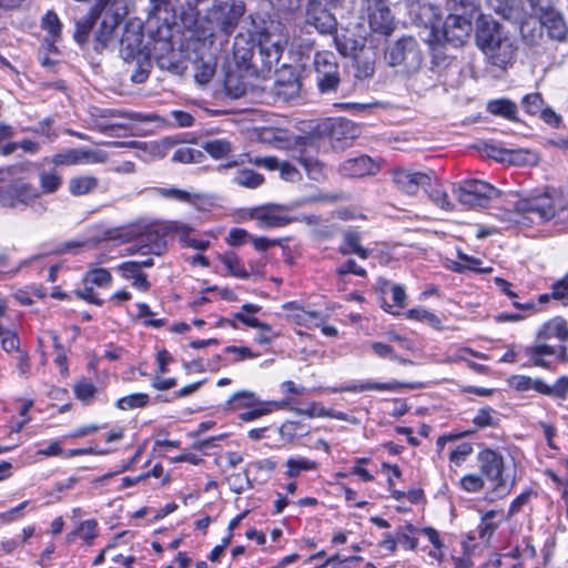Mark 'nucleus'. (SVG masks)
<instances>
[{"instance_id":"obj_11","label":"nucleus","mask_w":568,"mask_h":568,"mask_svg":"<svg viewBox=\"0 0 568 568\" xmlns=\"http://www.w3.org/2000/svg\"><path fill=\"white\" fill-rule=\"evenodd\" d=\"M454 194L464 206L484 207L491 199L499 195V191L484 181L467 180L454 189Z\"/></svg>"},{"instance_id":"obj_49","label":"nucleus","mask_w":568,"mask_h":568,"mask_svg":"<svg viewBox=\"0 0 568 568\" xmlns=\"http://www.w3.org/2000/svg\"><path fill=\"white\" fill-rule=\"evenodd\" d=\"M407 316L412 320L428 322L435 327L440 325V320L435 314L425 308H412L408 311Z\"/></svg>"},{"instance_id":"obj_19","label":"nucleus","mask_w":568,"mask_h":568,"mask_svg":"<svg viewBox=\"0 0 568 568\" xmlns=\"http://www.w3.org/2000/svg\"><path fill=\"white\" fill-rule=\"evenodd\" d=\"M393 182L402 192L415 195L420 187H426L430 184V175L425 172H417L405 168H397L393 170Z\"/></svg>"},{"instance_id":"obj_63","label":"nucleus","mask_w":568,"mask_h":568,"mask_svg":"<svg viewBox=\"0 0 568 568\" xmlns=\"http://www.w3.org/2000/svg\"><path fill=\"white\" fill-rule=\"evenodd\" d=\"M214 72V67L209 63H202L201 67L197 68L195 80L201 84H205L212 79Z\"/></svg>"},{"instance_id":"obj_5","label":"nucleus","mask_w":568,"mask_h":568,"mask_svg":"<svg viewBox=\"0 0 568 568\" xmlns=\"http://www.w3.org/2000/svg\"><path fill=\"white\" fill-rule=\"evenodd\" d=\"M477 460L480 475L493 486L494 497L503 498L507 496L511 491L515 480L513 477L504 475L503 456L493 449H484L478 454Z\"/></svg>"},{"instance_id":"obj_54","label":"nucleus","mask_w":568,"mask_h":568,"mask_svg":"<svg viewBox=\"0 0 568 568\" xmlns=\"http://www.w3.org/2000/svg\"><path fill=\"white\" fill-rule=\"evenodd\" d=\"M551 296L561 301L565 305L568 304V273L552 285Z\"/></svg>"},{"instance_id":"obj_13","label":"nucleus","mask_w":568,"mask_h":568,"mask_svg":"<svg viewBox=\"0 0 568 568\" xmlns=\"http://www.w3.org/2000/svg\"><path fill=\"white\" fill-rule=\"evenodd\" d=\"M509 385L518 392L535 389L536 392L565 399L568 396V376H561L554 386L547 385L541 379H532L525 375H514L509 378Z\"/></svg>"},{"instance_id":"obj_44","label":"nucleus","mask_w":568,"mask_h":568,"mask_svg":"<svg viewBox=\"0 0 568 568\" xmlns=\"http://www.w3.org/2000/svg\"><path fill=\"white\" fill-rule=\"evenodd\" d=\"M41 26L43 30L48 31L53 40H57L60 37L62 26L55 12L48 11L42 18Z\"/></svg>"},{"instance_id":"obj_37","label":"nucleus","mask_w":568,"mask_h":568,"mask_svg":"<svg viewBox=\"0 0 568 568\" xmlns=\"http://www.w3.org/2000/svg\"><path fill=\"white\" fill-rule=\"evenodd\" d=\"M203 149L213 158L221 159L233 151L232 143L225 139H213L203 144Z\"/></svg>"},{"instance_id":"obj_29","label":"nucleus","mask_w":568,"mask_h":568,"mask_svg":"<svg viewBox=\"0 0 568 568\" xmlns=\"http://www.w3.org/2000/svg\"><path fill=\"white\" fill-rule=\"evenodd\" d=\"M556 353L555 347L545 344L538 343L535 345L526 346L524 348V354L529 358L530 363L525 364L524 366H538L550 369V363L546 361L544 357L547 355H554Z\"/></svg>"},{"instance_id":"obj_8","label":"nucleus","mask_w":568,"mask_h":568,"mask_svg":"<svg viewBox=\"0 0 568 568\" xmlns=\"http://www.w3.org/2000/svg\"><path fill=\"white\" fill-rule=\"evenodd\" d=\"M280 24L272 23L270 28L258 32L256 61L260 60L264 69H272L282 57L287 39L284 34L276 33Z\"/></svg>"},{"instance_id":"obj_36","label":"nucleus","mask_w":568,"mask_h":568,"mask_svg":"<svg viewBox=\"0 0 568 568\" xmlns=\"http://www.w3.org/2000/svg\"><path fill=\"white\" fill-rule=\"evenodd\" d=\"M84 284L97 285L99 287L109 286L112 282L111 273L101 267H90L83 277Z\"/></svg>"},{"instance_id":"obj_16","label":"nucleus","mask_w":568,"mask_h":568,"mask_svg":"<svg viewBox=\"0 0 568 568\" xmlns=\"http://www.w3.org/2000/svg\"><path fill=\"white\" fill-rule=\"evenodd\" d=\"M106 160L108 155L102 150L77 148L53 155L51 163L54 165L99 164Z\"/></svg>"},{"instance_id":"obj_53","label":"nucleus","mask_w":568,"mask_h":568,"mask_svg":"<svg viewBox=\"0 0 568 568\" xmlns=\"http://www.w3.org/2000/svg\"><path fill=\"white\" fill-rule=\"evenodd\" d=\"M514 164H528L536 162V155L529 151H511L508 150L507 160Z\"/></svg>"},{"instance_id":"obj_60","label":"nucleus","mask_w":568,"mask_h":568,"mask_svg":"<svg viewBox=\"0 0 568 568\" xmlns=\"http://www.w3.org/2000/svg\"><path fill=\"white\" fill-rule=\"evenodd\" d=\"M272 6L280 11L295 12L303 6L304 0H270Z\"/></svg>"},{"instance_id":"obj_10","label":"nucleus","mask_w":568,"mask_h":568,"mask_svg":"<svg viewBox=\"0 0 568 568\" xmlns=\"http://www.w3.org/2000/svg\"><path fill=\"white\" fill-rule=\"evenodd\" d=\"M343 0H305L306 22L320 33L331 34L337 29V20L331 9L341 4Z\"/></svg>"},{"instance_id":"obj_56","label":"nucleus","mask_w":568,"mask_h":568,"mask_svg":"<svg viewBox=\"0 0 568 568\" xmlns=\"http://www.w3.org/2000/svg\"><path fill=\"white\" fill-rule=\"evenodd\" d=\"M372 349L374 351V353L377 356H379L382 358L389 357V358H393V359H398L400 363H404V364L412 363L410 361H407V359H404V358H398L396 356L393 347L387 345V344L375 342V343L372 344Z\"/></svg>"},{"instance_id":"obj_26","label":"nucleus","mask_w":568,"mask_h":568,"mask_svg":"<svg viewBox=\"0 0 568 568\" xmlns=\"http://www.w3.org/2000/svg\"><path fill=\"white\" fill-rule=\"evenodd\" d=\"M243 68L231 69L225 73L224 89L229 97L232 99H239L243 97L247 89V82L242 74Z\"/></svg>"},{"instance_id":"obj_38","label":"nucleus","mask_w":568,"mask_h":568,"mask_svg":"<svg viewBox=\"0 0 568 568\" xmlns=\"http://www.w3.org/2000/svg\"><path fill=\"white\" fill-rule=\"evenodd\" d=\"M261 402L257 399L254 393L248 390H241L235 393L229 400L233 409H240L244 407H254Z\"/></svg>"},{"instance_id":"obj_58","label":"nucleus","mask_w":568,"mask_h":568,"mask_svg":"<svg viewBox=\"0 0 568 568\" xmlns=\"http://www.w3.org/2000/svg\"><path fill=\"white\" fill-rule=\"evenodd\" d=\"M408 534L398 532L397 534V544L402 545L404 548L414 550L417 547V539L412 535L416 531L413 525L407 526Z\"/></svg>"},{"instance_id":"obj_4","label":"nucleus","mask_w":568,"mask_h":568,"mask_svg":"<svg viewBox=\"0 0 568 568\" xmlns=\"http://www.w3.org/2000/svg\"><path fill=\"white\" fill-rule=\"evenodd\" d=\"M0 205L9 209L30 207L38 214L47 212L48 205L41 200V191L24 180H14L6 189L0 190Z\"/></svg>"},{"instance_id":"obj_57","label":"nucleus","mask_w":568,"mask_h":568,"mask_svg":"<svg viewBox=\"0 0 568 568\" xmlns=\"http://www.w3.org/2000/svg\"><path fill=\"white\" fill-rule=\"evenodd\" d=\"M473 452V447L468 443H463L457 446L454 450H452L449 455V459L455 465L459 466L467 456H469Z\"/></svg>"},{"instance_id":"obj_1","label":"nucleus","mask_w":568,"mask_h":568,"mask_svg":"<svg viewBox=\"0 0 568 568\" xmlns=\"http://www.w3.org/2000/svg\"><path fill=\"white\" fill-rule=\"evenodd\" d=\"M126 13L124 0H99L85 17L75 21V42L87 43L97 19L101 18L92 34V48L98 53L104 52L114 44L115 30Z\"/></svg>"},{"instance_id":"obj_62","label":"nucleus","mask_w":568,"mask_h":568,"mask_svg":"<svg viewBox=\"0 0 568 568\" xmlns=\"http://www.w3.org/2000/svg\"><path fill=\"white\" fill-rule=\"evenodd\" d=\"M1 346L6 352L19 349V338L11 329L0 335Z\"/></svg>"},{"instance_id":"obj_15","label":"nucleus","mask_w":568,"mask_h":568,"mask_svg":"<svg viewBox=\"0 0 568 568\" xmlns=\"http://www.w3.org/2000/svg\"><path fill=\"white\" fill-rule=\"evenodd\" d=\"M318 132L324 134L334 149L339 148L337 143L347 144L359 134L356 124L347 119H327L318 123Z\"/></svg>"},{"instance_id":"obj_23","label":"nucleus","mask_w":568,"mask_h":568,"mask_svg":"<svg viewBox=\"0 0 568 568\" xmlns=\"http://www.w3.org/2000/svg\"><path fill=\"white\" fill-rule=\"evenodd\" d=\"M251 217L256 220L261 227H280L288 224L291 219L275 207H256L251 212Z\"/></svg>"},{"instance_id":"obj_33","label":"nucleus","mask_w":568,"mask_h":568,"mask_svg":"<svg viewBox=\"0 0 568 568\" xmlns=\"http://www.w3.org/2000/svg\"><path fill=\"white\" fill-rule=\"evenodd\" d=\"M39 182L41 194H53L61 187L62 176L55 169L41 170L39 172Z\"/></svg>"},{"instance_id":"obj_24","label":"nucleus","mask_w":568,"mask_h":568,"mask_svg":"<svg viewBox=\"0 0 568 568\" xmlns=\"http://www.w3.org/2000/svg\"><path fill=\"white\" fill-rule=\"evenodd\" d=\"M334 41L336 49L344 57L356 58L365 48V39L348 31L336 34Z\"/></svg>"},{"instance_id":"obj_59","label":"nucleus","mask_w":568,"mask_h":568,"mask_svg":"<svg viewBox=\"0 0 568 568\" xmlns=\"http://www.w3.org/2000/svg\"><path fill=\"white\" fill-rule=\"evenodd\" d=\"M481 151L496 161L505 162L507 160L508 150L493 144L485 143Z\"/></svg>"},{"instance_id":"obj_64","label":"nucleus","mask_w":568,"mask_h":568,"mask_svg":"<svg viewBox=\"0 0 568 568\" xmlns=\"http://www.w3.org/2000/svg\"><path fill=\"white\" fill-rule=\"evenodd\" d=\"M247 237L251 239L252 236L245 230L233 229L229 233L227 243L232 246H237L243 244Z\"/></svg>"},{"instance_id":"obj_27","label":"nucleus","mask_w":568,"mask_h":568,"mask_svg":"<svg viewBox=\"0 0 568 568\" xmlns=\"http://www.w3.org/2000/svg\"><path fill=\"white\" fill-rule=\"evenodd\" d=\"M557 337L560 341H568V325L566 320L558 316L546 322L537 333L538 341H547Z\"/></svg>"},{"instance_id":"obj_14","label":"nucleus","mask_w":568,"mask_h":568,"mask_svg":"<svg viewBox=\"0 0 568 568\" xmlns=\"http://www.w3.org/2000/svg\"><path fill=\"white\" fill-rule=\"evenodd\" d=\"M363 10L372 31L389 36L395 29V21L387 0H364Z\"/></svg>"},{"instance_id":"obj_30","label":"nucleus","mask_w":568,"mask_h":568,"mask_svg":"<svg viewBox=\"0 0 568 568\" xmlns=\"http://www.w3.org/2000/svg\"><path fill=\"white\" fill-rule=\"evenodd\" d=\"M100 181L93 175H75L68 182V190L73 196H84L99 187Z\"/></svg>"},{"instance_id":"obj_39","label":"nucleus","mask_w":568,"mask_h":568,"mask_svg":"<svg viewBox=\"0 0 568 568\" xmlns=\"http://www.w3.org/2000/svg\"><path fill=\"white\" fill-rule=\"evenodd\" d=\"M286 466H287L286 475L290 478H295L303 470H313V469H315L317 467V464L315 462H313V460L307 459V458H297V459L290 458L286 462Z\"/></svg>"},{"instance_id":"obj_25","label":"nucleus","mask_w":568,"mask_h":568,"mask_svg":"<svg viewBox=\"0 0 568 568\" xmlns=\"http://www.w3.org/2000/svg\"><path fill=\"white\" fill-rule=\"evenodd\" d=\"M233 57L237 68L247 69L256 65V51L243 37H236L233 44Z\"/></svg>"},{"instance_id":"obj_18","label":"nucleus","mask_w":568,"mask_h":568,"mask_svg":"<svg viewBox=\"0 0 568 568\" xmlns=\"http://www.w3.org/2000/svg\"><path fill=\"white\" fill-rule=\"evenodd\" d=\"M301 82L298 75L291 67H284L276 73V80L271 89L274 98L282 102H290L298 97Z\"/></svg>"},{"instance_id":"obj_50","label":"nucleus","mask_w":568,"mask_h":568,"mask_svg":"<svg viewBox=\"0 0 568 568\" xmlns=\"http://www.w3.org/2000/svg\"><path fill=\"white\" fill-rule=\"evenodd\" d=\"M223 264L232 275L241 278L248 277V273L244 270L240 263V260L235 255H225L223 257Z\"/></svg>"},{"instance_id":"obj_9","label":"nucleus","mask_w":568,"mask_h":568,"mask_svg":"<svg viewBox=\"0 0 568 568\" xmlns=\"http://www.w3.org/2000/svg\"><path fill=\"white\" fill-rule=\"evenodd\" d=\"M245 12L244 0H220L209 11V21L226 36L233 33Z\"/></svg>"},{"instance_id":"obj_47","label":"nucleus","mask_w":568,"mask_h":568,"mask_svg":"<svg viewBox=\"0 0 568 568\" xmlns=\"http://www.w3.org/2000/svg\"><path fill=\"white\" fill-rule=\"evenodd\" d=\"M98 523L95 519H88L78 526L79 537H81L88 545H92L93 539L95 538Z\"/></svg>"},{"instance_id":"obj_2","label":"nucleus","mask_w":568,"mask_h":568,"mask_svg":"<svg viewBox=\"0 0 568 568\" xmlns=\"http://www.w3.org/2000/svg\"><path fill=\"white\" fill-rule=\"evenodd\" d=\"M475 43L491 65L506 69L515 59L517 48L514 41L490 16L481 14L476 20Z\"/></svg>"},{"instance_id":"obj_20","label":"nucleus","mask_w":568,"mask_h":568,"mask_svg":"<svg viewBox=\"0 0 568 568\" xmlns=\"http://www.w3.org/2000/svg\"><path fill=\"white\" fill-rule=\"evenodd\" d=\"M166 251V241L159 231H148L143 233L138 243L129 247V252L162 255Z\"/></svg>"},{"instance_id":"obj_32","label":"nucleus","mask_w":568,"mask_h":568,"mask_svg":"<svg viewBox=\"0 0 568 568\" xmlns=\"http://www.w3.org/2000/svg\"><path fill=\"white\" fill-rule=\"evenodd\" d=\"M400 387L415 388L413 384H403L399 382H389V383H356L342 388V390L346 392H365V390H397Z\"/></svg>"},{"instance_id":"obj_35","label":"nucleus","mask_w":568,"mask_h":568,"mask_svg":"<svg viewBox=\"0 0 568 568\" xmlns=\"http://www.w3.org/2000/svg\"><path fill=\"white\" fill-rule=\"evenodd\" d=\"M233 181L243 187L256 189L263 184L264 176L253 170L244 169L236 172Z\"/></svg>"},{"instance_id":"obj_6","label":"nucleus","mask_w":568,"mask_h":568,"mask_svg":"<svg viewBox=\"0 0 568 568\" xmlns=\"http://www.w3.org/2000/svg\"><path fill=\"white\" fill-rule=\"evenodd\" d=\"M516 212L509 213L508 222L519 224L524 220L530 222H547L555 217L557 206L554 199L547 194H539L532 197L520 199L515 203Z\"/></svg>"},{"instance_id":"obj_61","label":"nucleus","mask_w":568,"mask_h":568,"mask_svg":"<svg viewBox=\"0 0 568 568\" xmlns=\"http://www.w3.org/2000/svg\"><path fill=\"white\" fill-rule=\"evenodd\" d=\"M337 273L342 276L349 273L362 277L366 276V271L363 267L358 266L356 262L352 258L347 260L344 264H342L337 268Z\"/></svg>"},{"instance_id":"obj_21","label":"nucleus","mask_w":568,"mask_h":568,"mask_svg":"<svg viewBox=\"0 0 568 568\" xmlns=\"http://www.w3.org/2000/svg\"><path fill=\"white\" fill-rule=\"evenodd\" d=\"M378 168L375 162L367 155L348 159L339 165V173L347 178H362L375 174Z\"/></svg>"},{"instance_id":"obj_46","label":"nucleus","mask_w":568,"mask_h":568,"mask_svg":"<svg viewBox=\"0 0 568 568\" xmlns=\"http://www.w3.org/2000/svg\"><path fill=\"white\" fill-rule=\"evenodd\" d=\"M521 105L527 113L536 115L542 111L544 101L539 93H530L523 98Z\"/></svg>"},{"instance_id":"obj_28","label":"nucleus","mask_w":568,"mask_h":568,"mask_svg":"<svg viewBox=\"0 0 568 568\" xmlns=\"http://www.w3.org/2000/svg\"><path fill=\"white\" fill-rule=\"evenodd\" d=\"M362 236L357 231H346L343 234V241L338 247V252L342 255L356 254L361 258H367L371 255V251L364 248L361 245Z\"/></svg>"},{"instance_id":"obj_45","label":"nucleus","mask_w":568,"mask_h":568,"mask_svg":"<svg viewBox=\"0 0 568 568\" xmlns=\"http://www.w3.org/2000/svg\"><path fill=\"white\" fill-rule=\"evenodd\" d=\"M77 397L83 402H90L97 392L94 384L88 379L79 381L73 387Z\"/></svg>"},{"instance_id":"obj_43","label":"nucleus","mask_w":568,"mask_h":568,"mask_svg":"<svg viewBox=\"0 0 568 568\" xmlns=\"http://www.w3.org/2000/svg\"><path fill=\"white\" fill-rule=\"evenodd\" d=\"M494 517L495 511H488L487 514H485V516L481 518L480 524L478 525V537L484 541H488L496 531V529L498 528V524L493 521Z\"/></svg>"},{"instance_id":"obj_55","label":"nucleus","mask_w":568,"mask_h":568,"mask_svg":"<svg viewBox=\"0 0 568 568\" xmlns=\"http://www.w3.org/2000/svg\"><path fill=\"white\" fill-rule=\"evenodd\" d=\"M479 427L496 425L495 410L490 407L480 409L473 420Z\"/></svg>"},{"instance_id":"obj_52","label":"nucleus","mask_w":568,"mask_h":568,"mask_svg":"<svg viewBox=\"0 0 568 568\" xmlns=\"http://www.w3.org/2000/svg\"><path fill=\"white\" fill-rule=\"evenodd\" d=\"M430 200L440 209L452 211L454 205L449 201L447 193L440 187L433 189L429 192Z\"/></svg>"},{"instance_id":"obj_3","label":"nucleus","mask_w":568,"mask_h":568,"mask_svg":"<svg viewBox=\"0 0 568 568\" xmlns=\"http://www.w3.org/2000/svg\"><path fill=\"white\" fill-rule=\"evenodd\" d=\"M385 61L398 75L409 78L422 69L424 52L416 38L404 36L387 45Z\"/></svg>"},{"instance_id":"obj_22","label":"nucleus","mask_w":568,"mask_h":568,"mask_svg":"<svg viewBox=\"0 0 568 568\" xmlns=\"http://www.w3.org/2000/svg\"><path fill=\"white\" fill-rule=\"evenodd\" d=\"M540 20L551 39L559 42L568 40V26L558 11L550 9L542 14Z\"/></svg>"},{"instance_id":"obj_42","label":"nucleus","mask_w":568,"mask_h":568,"mask_svg":"<svg viewBox=\"0 0 568 568\" xmlns=\"http://www.w3.org/2000/svg\"><path fill=\"white\" fill-rule=\"evenodd\" d=\"M447 8L452 13H459L471 18L475 13L476 0H447Z\"/></svg>"},{"instance_id":"obj_34","label":"nucleus","mask_w":568,"mask_h":568,"mask_svg":"<svg viewBox=\"0 0 568 568\" xmlns=\"http://www.w3.org/2000/svg\"><path fill=\"white\" fill-rule=\"evenodd\" d=\"M487 110L495 115H501L509 120L516 119L517 106L514 102L506 99L490 101Z\"/></svg>"},{"instance_id":"obj_31","label":"nucleus","mask_w":568,"mask_h":568,"mask_svg":"<svg viewBox=\"0 0 568 568\" xmlns=\"http://www.w3.org/2000/svg\"><path fill=\"white\" fill-rule=\"evenodd\" d=\"M119 270L122 276L126 280H132V286L141 292L149 291L151 284L144 273L138 270V265L133 262H123Z\"/></svg>"},{"instance_id":"obj_40","label":"nucleus","mask_w":568,"mask_h":568,"mask_svg":"<svg viewBox=\"0 0 568 568\" xmlns=\"http://www.w3.org/2000/svg\"><path fill=\"white\" fill-rule=\"evenodd\" d=\"M149 402V395L144 393H135L124 397H121L116 402V406L120 409H133L144 407Z\"/></svg>"},{"instance_id":"obj_48","label":"nucleus","mask_w":568,"mask_h":568,"mask_svg":"<svg viewBox=\"0 0 568 568\" xmlns=\"http://www.w3.org/2000/svg\"><path fill=\"white\" fill-rule=\"evenodd\" d=\"M272 405H276V403H260L256 406L251 407V410L240 414V418L244 422H250L260 418L261 416H264L272 412Z\"/></svg>"},{"instance_id":"obj_17","label":"nucleus","mask_w":568,"mask_h":568,"mask_svg":"<svg viewBox=\"0 0 568 568\" xmlns=\"http://www.w3.org/2000/svg\"><path fill=\"white\" fill-rule=\"evenodd\" d=\"M471 18L459 13H450L444 23V41L455 48L463 45L471 32Z\"/></svg>"},{"instance_id":"obj_12","label":"nucleus","mask_w":568,"mask_h":568,"mask_svg":"<svg viewBox=\"0 0 568 568\" xmlns=\"http://www.w3.org/2000/svg\"><path fill=\"white\" fill-rule=\"evenodd\" d=\"M315 75L322 93L334 92L341 82V70L335 54L331 51L317 52L314 58Z\"/></svg>"},{"instance_id":"obj_7","label":"nucleus","mask_w":568,"mask_h":568,"mask_svg":"<svg viewBox=\"0 0 568 568\" xmlns=\"http://www.w3.org/2000/svg\"><path fill=\"white\" fill-rule=\"evenodd\" d=\"M325 136L318 132V124L307 135L297 136L295 141V151L300 153L298 162L303 165L312 180H321L323 174V165L315 158L323 144Z\"/></svg>"},{"instance_id":"obj_41","label":"nucleus","mask_w":568,"mask_h":568,"mask_svg":"<svg viewBox=\"0 0 568 568\" xmlns=\"http://www.w3.org/2000/svg\"><path fill=\"white\" fill-rule=\"evenodd\" d=\"M229 487L232 491L241 494L245 489L253 487L252 480L248 477L247 470L243 473L232 474L226 478Z\"/></svg>"},{"instance_id":"obj_51","label":"nucleus","mask_w":568,"mask_h":568,"mask_svg":"<svg viewBox=\"0 0 568 568\" xmlns=\"http://www.w3.org/2000/svg\"><path fill=\"white\" fill-rule=\"evenodd\" d=\"M462 487L469 493H477L484 488L481 475L468 474L460 479Z\"/></svg>"}]
</instances>
